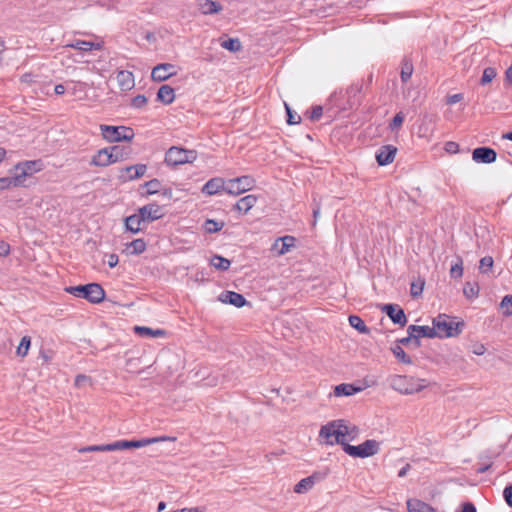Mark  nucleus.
Returning a JSON list of instances; mask_svg holds the SVG:
<instances>
[{
	"mask_svg": "<svg viewBox=\"0 0 512 512\" xmlns=\"http://www.w3.org/2000/svg\"><path fill=\"white\" fill-rule=\"evenodd\" d=\"M315 475L306 477L302 480H300L295 486H294V492L302 494L309 491L315 484Z\"/></svg>",
	"mask_w": 512,
	"mask_h": 512,
	"instance_id": "obj_30",
	"label": "nucleus"
},
{
	"mask_svg": "<svg viewBox=\"0 0 512 512\" xmlns=\"http://www.w3.org/2000/svg\"><path fill=\"white\" fill-rule=\"evenodd\" d=\"M145 222L141 214H133L125 218L126 229L132 233H137L141 230V223Z\"/></svg>",
	"mask_w": 512,
	"mask_h": 512,
	"instance_id": "obj_28",
	"label": "nucleus"
},
{
	"mask_svg": "<svg viewBox=\"0 0 512 512\" xmlns=\"http://www.w3.org/2000/svg\"><path fill=\"white\" fill-rule=\"evenodd\" d=\"M90 382V378L86 375H77L74 381L76 387H83L86 383Z\"/></svg>",
	"mask_w": 512,
	"mask_h": 512,
	"instance_id": "obj_56",
	"label": "nucleus"
},
{
	"mask_svg": "<svg viewBox=\"0 0 512 512\" xmlns=\"http://www.w3.org/2000/svg\"><path fill=\"white\" fill-rule=\"evenodd\" d=\"M382 311L387 314L393 323L402 327L406 325L407 317L404 313V310L401 309L398 305L386 304L382 307Z\"/></svg>",
	"mask_w": 512,
	"mask_h": 512,
	"instance_id": "obj_10",
	"label": "nucleus"
},
{
	"mask_svg": "<svg viewBox=\"0 0 512 512\" xmlns=\"http://www.w3.org/2000/svg\"><path fill=\"white\" fill-rule=\"evenodd\" d=\"M145 187L147 188V194L152 195L159 192L161 183L158 179H152L145 183Z\"/></svg>",
	"mask_w": 512,
	"mask_h": 512,
	"instance_id": "obj_48",
	"label": "nucleus"
},
{
	"mask_svg": "<svg viewBox=\"0 0 512 512\" xmlns=\"http://www.w3.org/2000/svg\"><path fill=\"white\" fill-rule=\"evenodd\" d=\"M463 293L469 299L477 297L478 293H479V286H478V284L477 283H471V282L465 283L464 288H463Z\"/></svg>",
	"mask_w": 512,
	"mask_h": 512,
	"instance_id": "obj_40",
	"label": "nucleus"
},
{
	"mask_svg": "<svg viewBox=\"0 0 512 512\" xmlns=\"http://www.w3.org/2000/svg\"><path fill=\"white\" fill-rule=\"evenodd\" d=\"M198 6L199 10L204 15L217 14L223 9L219 2L213 0H201Z\"/></svg>",
	"mask_w": 512,
	"mask_h": 512,
	"instance_id": "obj_23",
	"label": "nucleus"
},
{
	"mask_svg": "<svg viewBox=\"0 0 512 512\" xmlns=\"http://www.w3.org/2000/svg\"><path fill=\"white\" fill-rule=\"evenodd\" d=\"M256 202L257 196L250 194L239 199L235 205V209L246 214L256 204Z\"/></svg>",
	"mask_w": 512,
	"mask_h": 512,
	"instance_id": "obj_27",
	"label": "nucleus"
},
{
	"mask_svg": "<svg viewBox=\"0 0 512 512\" xmlns=\"http://www.w3.org/2000/svg\"><path fill=\"white\" fill-rule=\"evenodd\" d=\"M174 75H176L175 66L170 63L158 64L151 72V78L155 82H163Z\"/></svg>",
	"mask_w": 512,
	"mask_h": 512,
	"instance_id": "obj_9",
	"label": "nucleus"
},
{
	"mask_svg": "<svg viewBox=\"0 0 512 512\" xmlns=\"http://www.w3.org/2000/svg\"><path fill=\"white\" fill-rule=\"evenodd\" d=\"M322 113H323V109L321 106H315L312 108V111L310 113V116L309 118L312 120V121H317L320 119V117L322 116Z\"/></svg>",
	"mask_w": 512,
	"mask_h": 512,
	"instance_id": "obj_54",
	"label": "nucleus"
},
{
	"mask_svg": "<svg viewBox=\"0 0 512 512\" xmlns=\"http://www.w3.org/2000/svg\"><path fill=\"white\" fill-rule=\"evenodd\" d=\"M497 154L494 149L489 147H478L473 150L472 158L479 163H493L496 161Z\"/></svg>",
	"mask_w": 512,
	"mask_h": 512,
	"instance_id": "obj_13",
	"label": "nucleus"
},
{
	"mask_svg": "<svg viewBox=\"0 0 512 512\" xmlns=\"http://www.w3.org/2000/svg\"><path fill=\"white\" fill-rule=\"evenodd\" d=\"M175 99L174 89L169 85H162L157 92V100L165 105L171 104Z\"/></svg>",
	"mask_w": 512,
	"mask_h": 512,
	"instance_id": "obj_26",
	"label": "nucleus"
},
{
	"mask_svg": "<svg viewBox=\"0 0 512 512\" xmlns=\"http://www.w3.org/2000/svg\"><path fill=\"white\" fill-rule=\"evenodd\" d=\"M294 243L295 238L293 236L280 237L275 241L273 249L276 250L279 255H284L294 246Z\"/></svg>",
	"mask_w": 512,
	"mask_h": 512,
	"instance_id": "obj_21",
	"label": "nucleus"
},
{
	"mask_svg": "<svg viewBox=\"0 0 512 512\" xmlns=\"http://www.w3.org/2000/svg\"><path fill=\"white\" fill-rule=\"evenodd\" d=\"M505 80L509 83V84H512V65L506 70V73H505Z\"/></svg>",
	"mask_w": 512,
	"mask_h": 512,
	"instance_id": "obj_64",
	"label": "nucleus"
},
{
	"mask_svg": "<svg viewBox=\"0 0 512 512\" xmlns=\"http://www.w3.org/2000/svg\"><path fill=\"white\" fill-rule=\"evenodd\" d=\"M171 512H205V508L204 507L183 508V509L174 510Z\"/></svg>",
	"mask_w": 512,
	"mask_h": 512,
	"instance_id": "obj_62",
	"label": "nucleus"
},
{
	"mask_svg": "<svg viewBox=\"0 0 512 512\" xmlns=\"http://www.w3.org/2000/svg\"><path fill=\"white\" fill-rule=\"evenodd\" d=\"M31 344V338L29 336H23L18 347H17V355L20 357H25L28 353L29 347Z\"/></svg>",
	"mask_w": 512,
	"mask_h": 512,
	"instance_id": "obj_39",
	"label": "nucleus"
},
{
	"mask_svg": "<svg viewBox=\"0 0 512 512\" xmlns=\"http://www.w3.org/2000/svg\"><path fill=\"white\" fill-rule=\"evenodd\" d=\"M412 73H413V64L410 60L405 59L402 63V68H401V80L403 82H407L411 78Z\"/></svg>",
	"mask_w": 512,
	"mask_h": 512,
	"instance_id": "obj_37",
	"label": "nucleus"
},
{
	"mask_svg": "<svg viewBox=\"0 0 512 512\" xmlns=\"http://www.w3.org/2000/svg\"><path fill=\"white\" fill-rule=\"evenodd\" d=\"M445 151L451 154L457 153L459 151V145L453 141L446 142Z\"/></svg>",
	"mask_w": 512,
	"mask_h": 512,
	"instance_id": "obj_58",
	"label": "nucleus"
},
{
	"mask_svg": "<svg viewBox=\"0 0 512 512\" xmlns=\"http://www.w3.org/2000/svg\"><path fill=\"white\" fill-rule=\"evenodd\" d=\"M65 291L76 297L84 298L91 303H100L105 298V291L98 283L66 287Z\"/></svg>",
	"mask_w": 512,
	"mask_h": 512,
	"instance_id": "obj_4",
	"label": "nucleus"
},
{
	"mask_svg": "<svg viewBox=\"0 0 512 512\" xmlns=\"http://www.w3.org/2000/svg\"><path fill=\"white\" fill-rule=\"evenodd\" d=\"M36 162L34 161H26L22 164H18L15 169L19 171L16 175L20 178L21 184L23 183L26 176L31 175L35 169Z\"/></svg>",
	"mask_w": 512,
	"mask_h": 512,
	"instance_id": "obj_29",
	"label": "nucleus"
},
{
	"mask_svg": "<svg viewBox=\"0 0 512 512\" xmlns=\"http://www.w3.org/2000/svg\"><path fill=\"white\" fill-rule=\"evenodd\" d=\"M175 438H171L169 436H160V437H153V438H143L140 440H131L130 446L131 448H142L154 443L164 442V441H173Z\"/></svg>",
	"mask_w": 512,
	"mask_h": 512,
	"instance_id": "obj_24",
	"label": "nucleus"
},
{
	"mask_svg": "<svg viewBox=\"0 0 512 512\" xmlns=\"http://www.w3.org/2000/svg\"><path fill=\"white\" fill-rule=\"evenodd\" d=\"M463 274V267L461 263L453 265L450 269V275L454 278H459Z\"/></svg>",
	"mask_w": 512,
	"mask_h": 512,
	"instance_id": "obj_53",
	"label": "nucleus"
},
{
	"mask_svg": "<svg viewBox=\"0 0 512 512\" xmlns=\"http://www.w3.org/2000/svg\"><path fill=\"white\" fill-rule=\"evenodd\" d=\"M406 504L408 512H436L433 507L419 499H409Z\"/></svg>",
	"mask_w": 512,
	"mask_h": 512,
	"instance_id": "obj_25",
	"label": "nucleus"
},
{
	"mask_svg": "<svg viewBox=\"0 0 512 512\" xmlns=\"http://www.w3.org/2000/svg\"><path fill=\"white\" fill-rule=\"evenodd\" d=\"M500 308L505 316H512V295H506L503 297Z\"/></svg>",
	"mask_w": 512,
	"mask_h": 512,
	"instance_id": "obj_41",
	"label": "nucleus"
},
{
	"mask_svg": "<svg viewBox=\"0 0 512 512\" xmlns=\"http://www.w3.org/2000/svg\"><path fill=\"white\" fill-rule=\"evenodd\" d=\"M108 451H109V444L91 445V446H85V447L78 449L79 453L108 452Z\"/></svg>",
	"mask_w": 512,
	"mask_h": 512,
	"instance_id": "obj_43",
	"label": "nucleus"
},
{
	"mask_svg": "<svg viewBox=\"0 0 512 512\" xmlns=\"http://www.w3.org/2000/svg\"><path fill=\"white\" fill-rule=\"evenodd\" d=\"M109 149H110V151H112L113 156L114 155L117 156V162L124 160L130 152L127 148L120 147V146H112V147H109Z\"/></svg>",
	"mask_w": 512,
	"mask_h": 512,
	"instance_id": "obj_45",
	"label": "nucleus"
},
{
	"mask_svg": "<svg viewBox=\"0 0 512 512\" xmlns=\"http://www.w3.org/2000/svg\"><path fill=\"white\" fill-rule=\"evenodd\" d=\"M408 334L413 336L415 340H418L420 337H427V338H434L436 337L434 326H417V325H410L407 329ZM417 342V345H419V342Z\"/></svg>",
	"mask_w": 512,
	"mask_h": 512,
	"instance_id": "obj_18",
	"label": "nucleus"
},
{
	"mask_svg": "<svg viewBox=\"0 0 512 512\" xmlns=\"http://www.w3.org/2000/svg\"><path fill=\"white\" fill-rule=\"evenodd\" d=\"M436 337L448 338L458 336L464 327L463 321H456L446 314H440L433 319Z\"/></svg>",
	"mask_w": 512,
	"mask_h": 512,
	"instance_id": "obj_3",
	"label": "nucleus"
},
{
	"mask_svg": "<svg viewBox=\"0 0 512 512\" xmlns=\"http://www.w3.org/2000/svg\"><path fill=\"white\" fill-rule=\"evenodd\" d=\"M463 98H464V96L462 93L453 94V95H450L447 97L446 103L448 105H453V104H456V103L460 102L461 100H463Z\"/></svg>",
	"mask_w": 512,
	"mask_h": 512,
	"instance_id": "obj_57",
	"label": "nucleus"
},
{
	"mask_svg": "<svg viewBox=\"0 0 512 512\" xmlns=\"http://www.w3.org/2000/svg\"><path fill=\"white\" fill-rule=\"evenodd\" d=\"M380 450V444L378 441L374 439H368L364 441L362 444L353 446V445H345L344 451L349 456L366 458L377 454Z\"/></svg>",
	"mask_w": 512,
	"mask_h": 512,
	"instance_id": "obj_6",
	"label": "nucleus"
},
{
	"mask_svg": "<svg viewBox=\"0 0 512 512\" xmlns=\"http://www.w3.org/2000/svg\"><path fill=\"white\" fill-rule=\"evenodd\" d=\"M226 185L228 194L238 196L252 189L255 185V180L251 176L245 175L227 180Z\"/></svg>",
	"mask_w": 512,
	"mask_h": 512,
	"instance_id": "obj_8",
	"label": "nucleus"
},
{
	"mask_svg": "<svg viewBox=\"0 0 512 512\" xmlns=\"http://www.w3.org/2000/svg\"><path fill=\"white\" fill-rule=\"evenodd\" d=\"M359 429L357 426L344 419H338L323 425L319 431V437L327 445L340 444L344 448L349 441L357 438Z\"/></svg>",
	"mask_w": 512,
	"mask_h": 512,
	"instance_id": "obj_1",
	"label": "nucleus"
},
{
	"mask_svg": "<svg viewBox=\"0 0 512 512\" xmlns=\"http://www.w3.org/2000/svg\"><path fill=\"white\" fill-rule=\"evenodd\" d=\"M147 104V98L146 96L144 95H137L135 96L132 101H131V105L134 107V108H142L144 107L145 105Z\"/></svg>",
	"mask_w": 512,
	"mask_h": 512,
	"instance_id": "obj_51",
	"label": "nucleus"
},
{
	"mask_svg": "<svg viewBox=\"0 0 512 512\" xmlns=\"http://www.w3.org/2000/svg\"><path fill=\"white\" fill-rule=\"evenodd\" d=\"M101 135L108 142L131 141L134 138V131L126 126L100 125Z\"/></svg>",
	"mask_w": 512,
	"mask_h": 512,
	"instance_id": "obj_5",
	"label": "nucleus"
},
{
	"mask_svg": "<svg viewBox=\"0 0 512 512\" xmlns=\"http://www.w3.org/2000/svg\"><path fill=\"white\" fill-rule=\"evenodd\" d=\"M196 159V152L173 146L168 149L165 155V162L168 165L177 166L185 163H192Z\"/></svg>",
	"mask_w": 512,
	"mask_h": 512,
	"instance_id": "obj_7",
	"label": "nucleus"
},
{
	"mask_svg": "<svg viewBox=\"0 0 512 512\" xmlns=\"http://www.w3.org/2000/svg\"><path fill=\"white\" fill-rule=\"evenodd\" d=\"M397 148L392 145L382 146L376 153V160L380 166H385L394 161Z\"/></svg>",
	"mask_w": 512,
	"mask_h": 512,
	"instance_id": "obj_14",
	"label": "nucleus"
},
{
	"mask_svg": "<svg viewBox=\"0 0 512 512\" xmlns=\"http://www.w3.org/2000/svg\"><path fill=\"white\" fill-rule=\"evenodd\" d=\"M394 356L404 364H412V359L408 356L400 345L392 348Z\"/></svg>",
	"mask_w": 512,
	"mask_h": 512,
	"instance_id": "obj_38",
	"label": "nucleus"
},
{
	"mask_svg": "<svg viewBox=\"0 0 512 512\" xmlns=\"http://www.w3.org/2000/svg\"><path fill=\"white\" fill-rule=\"evenodd\" d=\"M227 180L221 177H215L206 182L202 188V192L207 195H214L221 190L227 193Z\"/></svg>",
	"mask_w": 512,
	"mask_h": 512,
	"instance_id": "obj_15",
	"label": "nucleus"
},
{
	"mask_svg": "<svg viewBox=\"0 0 512 512\" xmlns=\"http://www.w3.org/2000/svg\"><path fill=\"white\" fill-rule=\"evenodd\" d=\"M219 301H221L222 303H227V304H231L235 307H243L247 301L246 299L244 298L243 295L237 293V292H234V291H225V292H222L219 297H218Z\"/></svg>",
	"mask_w": 512,
	"mask_h": 512,
	"instance_id": "obj_17",
	"label": "nucleus"
},
{
	"mask_svg": "<svg viewBox=\"0 0 512 512\" xmlns=\"http://www.w3.org/2000/svg\"><path fill=\"white\" fill-rule=\"evenodd\" d=\"M130 448L129 440H119L109 444V451L125 450Z\"/></svg>",
	"mask_w": 512,
	"mask_h": 512,
	"instance_id": "obj_47",
	"label": "nucleus"
},
{
	"mask_svg": "<svg viewBox=\"0 0 512 512\" xmlns=\"http://www.w3.org/2000/svg\"><path fill=\"white\" fill-rule=\"evenodd\" d=\"M493 262L494 261H493L492 257H490V256L483 257L480 260L479 269L481 270V272L485 273L493 267Z\"/></svg>",
	"mask_w": 512,
	"mask_h": 512,
	"instance_id": "obj_50",
	"label": "nucleus"
},
{
	"mask_svg": "<svg viewBox=\"0 0 512 512\" xmlns=\"http://www.w3.org/2000/svg\"><path fill=\"white\" fill-rule=\"evenodd\" d=\"M66 48H73L83 52H88L91 50H101L103 47L102 42H90L84 40H75L69 44H66Z\"/></svg>",
	"mask_w": 512,
	"mask_h": 512,
	"instance_id": "obj_20",
	"label": "nucleus"
},
{
	"mask_svg": "<svg viewBox=\"0 0 512 512\" xmlns=\"http://www.w3.org/2000/svg\"><path fill=\"white\" fill-rule=\"evenodd\" d=\"M503 497L508 506L512 507V484L505 487L503 491Z\"/></svg>",
	"mask_w": 512,
	"mask_h": 512,
	"instance_id": "obj_55",
	"label": "nucleus"
},
{
	"mask_svg": "<svg viewBox=\"0 0 512 512\" xmlns=\"http://www.w3.org/2000/svg\"><path fill=\"white\" fill-rule=\"evenodd\" d=\"M118 86L123 91L131 90L135 85V80L132 72L121 70L116 75Z\"/></svg>",
	"mask_w": 512,
	"mask_h": 512,
	"instance_id": "obj_19",
	"label": "nucleus"
},
{
	"mask_svg": "<svg viewBox=\"0 0 512 512\" xmlns=\"http://www.w3.org/2000/svg\"><path fill=\"white\" fill-rule=\"evenodd\" d=\"M211 265L218 270H228L230 267V261L222 256L215 255L211 259Z\"/></svg>",
	"mask_w": 512,
	"mask_h": 512,
	"instance_id": "obj_33",
	"label": "nucleus"
},
{
	"mask_svg": "<svg viewBox=\"0 0 512 512\" xmlns=\"http://www.w3.org/2000/svg\"><path fill=\"white\" fill-rule=\"evenodd\" d=\"M10 253V245L5 241H0V256H7Z\"/></svg>",
	"mask_w": 512,
	"mask_h": 512,
	"instance_id": "obj_61",
	"label": "nucleus"
},
{
	"mask_svg": "<svg viewBox=\"0 0 512 512\" xmlns=\"http://www.w3.org/2000/svg\"><path fill=\"white\" fill-rule=\"evenodd\" d=\"M472 352L475 355H483L486 352V347L483 344L476 343L472 346Z\"/></svg>",
	"mask_w": 512,
	"mask_h": 512,
	"instance_id": "obj_59",
	"label": "nucleus"
},
{
	"mask_svg": "<svg viewBox=\"0 0 512 512\" xmlns=\"http://www.w3.org/2000/svg\"><path fill=\"white\" fill-rule=\"evenodd\" d=\"M403 121H404L403 113L402 112L397 113L390 123V128L392 130L399 128L403 124Z\"/></svg>",
	"mask_w": 512,
	"mask_h": 512,
	"instance_id": "obj_52",
	"label": "nucleus"
},
{
	"mask_svg": "<svg viewBox=\"0 0 512 512\" xmlns=\"http://www.w3.org/2000/svg\"><path fill=\"white\" fill-rule=\"evenodd\" d=\"M497 75V72L495 70V68L493 67H487L484 69L483 71V75L481 77V84L482 85H486L488 83H490Z\"/></svg>",
	"mask_w": 512,
	"mask_h": 512,
	"instance_id": "obj_44",
	"label": "nucleus"
},
{
	"mask_svg": "<svg viewBox=\"0 0 512 512\" xmlns=\"http://www.w3.org/2000/svg\"><path fill=\"white\" fill-rule=\"evenodd\" d=\"M22 185L21 184V180L20 178L15 175L13 177H3V178H0V189H6V188H10V187H17V186H20Z\"/></svg>",
	"mask_w": 512,
	"mask_h": 512,
	"instance_id": "obj_35",
	"label": "nucleus"
},
{
	"mask_svg": "<svg viewBox=\"0 0 512 512\" xmlns=\"http://www.w3.org/2000/svg\"><path fill=\"white\" fill-rule=\"evenodd\" d=\"M363 390L360 386H355L353 384L342 383L334 387V395L337 397L342 396H352L356 393H359Z\"/></svg>",
	"mask_w": 512,
	"mask_h": 512,
	"instance_id": "obj_22",
	"label": "nucleus"
},
{
	"mask_svg": "<svg viewBox=\"0 0 512 512\" xmlns=\"http://www.w3.org/2000/svg\"><path fill=\"white\" fill-rule=\"evenodd\" d=\"M147 170V166L145 164H136L133 166H128L121 170L120 178L124 181H130L134 179H138L142 177Z\"/></svg>",
	"mask_w": 512,
	"mask_h": 512,
	"instance_id": "obj_16",
	"label": "nucleus"
},
{
	"mask_svg": "<svg viewBox=\"0 0 512 512\" xmlns=\"http://www.w3.org/2000/svg\"><path fill=\"white\" fill-rule=\"evenodd\" d=\"M285 109L287 112V122L289 125L299 124L301 122V117L292 111V109L285 103Z\"/></svg>",
	"mask_w": 512,
	"mask_h": 512,
	"instance_id": "obj_46",
	"label": "nucleus"
},
{
	"mask_svg": "<svg viewBox=\"0 0 512 512\" xmlns=\"http://www.w3.org/2000/svg\"><path fill=\"white\" fill-rule=\"evenodd\" d=\"M461 512H476V508L472 503L468 502L462 506Z\"/></svg>",
	"mask_w": 512,
	"mask_h": 512,
	"instance_id": "obj_63",
	"label": "nucleus"
},
{
	"mask_svg": "<svg viewBox=\"0 0 512 512\" xmlns=\"http://www.w3.org/2000/svg\"><path fill=\"white\" fill-rule=\"evenodd\" d=\"M221 47L229 50L230 52H238L241 50L242 45L238 38H229L221 42Z\"/></svg>",
	"mask_w": 512,
	"mask_h": 512,
	"instance_id": "obj_34",
	"label": "nucleus"
},
{
	"mask_svg": "<svg viewBox=\"0 0 512 512\" xmlns=\"http://www.w3.org/2000/svg\"><path fill=\"white\" fill-rule=\"evenodd\" d=\"M134 331L136 334L142 337H161L165 335V331L161 329L153 330L145 326H135Z\"/></svg>",
	"mask_w": 512,
	"mask_h": 512,
	"instance_id": "obj_31",
	"label": "nucleus"
},
{
	"mask_svg": "<svg viewBox=\"0 0 512 512\" xmlns=\"http://www.w3.org/2000/svg\"><path fill=\"white\" fill-rule=\"evenodd\" d=\"M117 162V156L112 154L109 147L99 150L92 158L91 165L97 167H106Z\"/></svg>",
	"mask_w": 512,
	"mask_h": 512,
	"instance_id": "obj_11",
	"label": "nucleus"
},
{
	"mask_svg": "<svg viewBox=\"0 0 512 512\" xmlns=\"http://www.w3.org/2000/svg\"><path fill=\"white\" fill-rule=\"evenodd\" d=\"M349 324L355 328L357 331L363 334L369 333V328L365 325L364 321L357 315L349 316Z\"/></svg>",
	"mask_w": 512,
	"mask_h": 512,
	"instance_id": "obj_32",
	"label": "nucleus"
},
{
	"mask_svg": "<svg viewBox=\"0 0 512 512\" xmlns=\"http://www.w3.org/2000/svg\"><path fill=\"white\" fill-rule=\"evenodd\" d=\"M387 382L391 389L402 395L419 393L429 386L426 379L408 375H390Z\"/></svg>",
	"mask_w": 512,
	"mask_h": 512,
	"instance_id": "obj_2",
	"label": "nucleus"
},
{
	"mask_svg": "<svg viewBox=\"0 0 512 512\" xmlns=\"http://www.w3.org/2000/svg\"><path fill=\"white\" fill-rule=\"evenodd\" d=\"M138 212L141 214L144 221L152 222L164 216L163 208L155 203H151L139 208Z\"/></svg>",
	"mask_w": 512,
	"mask_h": 512,
	"instance_id": "obj_12",
	"label": "nucleus"
},
{
	"mask_svg": "<svg viewBox=\"0 0 512 512\" xmlns=\"http://www.w3.org/2000/svg\"><path fill=\"white\" fill-rule=\"evenodd\" d=\"M119 262V258L116 254L112 253L107 255V263L109 267L113 268L115 267Z\"/></svg>",
	"mask_w": 512,
	"mask_h": 512,
	"instance_id": "obj_60",
	"label": "nucleus"
},
{
	"mask_svg": "<svg viewBox=\"0 0 512 512\" xmlns=\"http://www.w3.org/2000/svg\"><path fill=\"white\" fill-rule=\"evenodd\" d=\"M425 282L420 280L419 282H412L410 287V293L413 297H417L422 294Z\"/></svg>",
	"mask_w": 512,
	"mask_h": 512,
	"instance_id": "obj_49",
	"label": "nucleus"
},
{
	"mask_svg": "<svg viewBox=\"0 0 512 512\" xmlns=\"http://www.w3.org/2000/svg\"><path fill=\"white\" fill-rule=\"evenodd\" d=\"M132 254H141L146 250V243L143 239H135L127 245Z\"/></svg>",
	"mask_w": 512,
	"mask_h": 512,
	"instance_id": "obj_36",
	"label": "nucleus"
},
{
	"mask_svg": "<svg viewBox=\"0 0 512 512\" xmlns=\"http://www.w3.org/2000/svg\"><path fill=\"white\" fill-rule=\"evenodd\" d=\"M224 226L223 222H217L213 219H207L204 224V228L208 233H215L220 231Z\"/></svg>",
	"mask_w": 512,
	"mask_h": 512,
	"instance_id": "obj_42",
	"label": "nucleus"
}]
</instances>
